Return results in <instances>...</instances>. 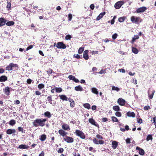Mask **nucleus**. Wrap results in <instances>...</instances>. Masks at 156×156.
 Returning <instances> with one entry per match:
<instances>
[{"label": "nucleus", "instance_id": "1", "mask_svg": "<svg viewBox=\"0 0 156 156\" xmlns=\"http://www.w3.org/2000/svg\"><path fill=\"white\" fill-rule=\"evenodd\" d=\"M47 119H37L33 122V125L36 127L40 126H43L45 125V122L47 121Z\"/></svg>", "mask_w": 156, "mask_h": 156}, {"label": "nucleus", "instance_id": "2", "mask_svg": "<svg viewBox=\"0 0 156 156\" xmlns=\"http://www.w3.org/2000/svg\"><path fill=\"white\" fill-rule=\"evenodd\" d=\"M131 20L133 23L136 24H138L142 21V20L140 17L134 16L131 17Z\"/></svg>", "mask_w": 156, "mask_h": 156}, {"label": "nucleus", "instance_id": "3", "mask_svg": "<svg viewBox=\"0 0 156 156\" xmlns=\"http://www.w3.org/2000/svg\"><path fill=\"white\" fill-rule=\"evenodd\" d=\"M75 133L76 135L79 136L82 139H84L85 138V136L84 133L83 132L79 130H76Z\"/></svg>", "mask_w": 156, "mask_h": 156}, {"label": "nucleus", "instance_id": "4", "mask_svg": "<svg viewBox=\"0 0 156 156\" xmlns=\"http://www.w3.org/2000/svg\"><path fill=\"white\" fill-rule=\"evenodd\" d=\"M124 3L123 1H119L116 2L115 5V7L116 9H119Z\"/></svg>", "mask_w": 156, "mask_h": 156}, {"label": "nucleus", "instance_id": "5", "mask_svg": "<svg viewBox=\"0 0 156 156\" xmlns=\"http://www.w3.org/2000/svg\"><path fill=\"white\" fill-rule=\"evenodd\" d=\"M56 47L58 48L65 49L66 48V45L62 42H58Z\"/></svg>", "mask_w": 156, "mask_h": 156}, {"label": "nucleus", "instance_id": "6", "mask_svg": "<svg viewBox=\"0 0 156 156\" xmlns=\"http://www.w3.org/2000/svg\"><path fill=\"white\" fill-rule=\"evenodd\" d=\"M64 140L68 143H72L73 141V138L69 136H66L64 137Z\"/></svg>", "mask_w": 156, "mask_h": 156}, {"label": "nucleus", "instance_id": "7", "mask_svg": "<svg viewBox=\"0 0 156 156\" xmlns=\"http://www.w3.org/2000/svg\"><path fill=\"white\" fill-rule=\"evenodd\" d=\"M117 102L120 105L123 106L125 104L126 101L122 98H120L118 99Z\"/></svg>", "mask_w": 156, "mask_h": 156}, {"label": "nucleus", "instance_id": "8", "mask_svg": "<svg viewBox=\"0 0 156 156\" xmlns=\"http://www.w3.org/2000/svg\"><path fill=\"white\" fill-rule=\"evenodd\" d=\"M147 10V8L145 7H142L137 9L136 12L137 13L143 12Z\"/></svg>", "mask_w": 156, "mask_h": 156}, {"label": "nucleus", "instance_id": "9", "mask_svg": "<svg viewBox=\"0 0 156 156\" xmlns=\"http://www.w3.org/2000/svg\"><path fill=\"white\" fill-rule=\"evenodd\" d=\"M89 121L92 125L96 127H99L98 124L95 121L93 118H90L89 119Z\"/></svg>", "mask_w": 156, "mask_h": 156}, {"label": "nucleus", "instance_id": "10", "mask_svg": "<svg viewBox=\"0 0 156 156\" xmlns=\"http://www.w3.org/2000/svg\"><path fill=\"white\" fill-rule=\"evenodd\" d=\"M10 88L8 87H6L3 89L4 93L6 95H8L10 94Z\"/></svg>", "mask_w": 156, "mask_h": 156}, {"label": "nucleus", "instance_id": "11", "mask_svg": "<svg viewBox=\"0 0 156 156\" xmlns=\"http://www.w3.org/2000/svg\"><path fill=\"white\" fill-rule=\"evenodd\" d=\"M88 51H89L88 50H86L83 52V57L86 60H88L89 58V56L88 55Z\"/></svg>", "mask_w": 156, "mask_h": 156}, {"label": "nucleus", "instance_id": "12", "mask_svg": "<svg viewBox=\"0 0 156 156\" xmlns=\"http://www.w3.org/2000/svg\"><path fill=\"white\" fill-rule=\"evenodd\" d=\"M136 150H139V153L140 155H143L144 154L145 152L143 149L141 148L138 147H136Z\"/></svg>", "mask_w": 156, "mask_h": 156}, {"label": "nucleus", "instance_id": "13", "mask_svg": "<svg viewBox=\"0 0 156 156\" xmlns=\"http://www.w3.org/2000/svg\"><path fill=\"white\" fill-rule=\"evenodd\" d=\"M118 143L115 141H113L112 142V147L113 149H115L118 145Z\"/></svg>", "mask_w": 156, "mask_h": 156}, {"label": "nucleus", "instance_id": "14", "mask_svg": "<svg viewBox=\"0 0 156 156\" xmlns=\"http://www.w3.org/2000/svg\"><path fill=\"white\" fill-rule=\"evenodd\" d=\"M16 132V130L14 129H9L7 130L6 133L8 134H11Z\"/></svg>", "mask_w": 156, "mask_h": 156}, {"label": "nucleus", "instance_id": "15", "mask_svg": "<svg viewBox=\"0 0 156 156\" xmlns=\"http://www.w3.org/2000/svg\"><path fill=\"white\" fill-rule=\"evenodd\" d=\"M105 14V12H104L100 13L99 16H97L96 18V20H100L101 18H102L103 16Z\"/></svg>", "mask_w": 156, "mask_h": 156}, {"label": "nucleus", "instance_id": "16", "mask_svg": "<svg viewBox=\"0 0 156 156\" xmlns=\"http://www.w3.org/2000/svg\"><path fill=\"white\" fill-rule=\"evenodd\" d=\"M58 133L60 135L62 136L63 137H64L67 134V133L66 132L62 129L59 130L58 131Z\"/></svg>", "mask_w": 156, "mask_h": 156}, {"label": "nucleus", "instance_id": "17", "mask_svg": "<svg viewBox=\"0 0 156 156\" xmlns=\"http://www.w3.org/2000/svg\"><path fill=\"white\" fill-rule=\"evenodd\" d=\"M29 146L25 144H21L19 146L18 148L23 149H27L29 148Z\"/></svg>", "mask_w": 156, "mask_h": 156}, {"label": "nucleus", "instance_id": "18", "mask_svg": "<svg viewBox=\"0 0 156 156\" xmlns=\"http://www.w3.org/2000/svg\"><path fill=\"white\" fill-rule=\"evenodd\" d=\"M62 128L65 130H69L70 128L69 126L67 124H64L62 126Z\"/></svg>", "mask_w": 156, "mask_h": 156}, {"label": "nucleus", "instance_id": "19", "mask_svg": "<svg viewBox=\"0 0 156 156\" xmlns=\"http://www.w3.org/2000/svg\"><path fill=\"white\" fill-rule=\"evenodd\" d=\"M75 90L76 91H82L83 90V89L82 87L80 86L79 85L77 86H76L75 87Z\"/></svg>", "mask_w": 156, "mask_h": 156}, {"label": "nucleus", "instance_id": "20", "mask_svg": "<svg viewBox=\"0 0 156 156\" xmlns=\"http://www.w3.org/2000/svg\"><path fill=\"white\" fill-rule=\"evenodd\" d=\"M60 98L63 101H68V99L66 96L65 95H59Z\"/></svg>", "mask_w": 156, "mask_h": 156}, {"label": "nucleus", "instance_id": "21", "mask_svg": "<svg viewBox=\"0 0 156 156\" xmlns=\"http://www.w3.org/2000/svg\"><path fill=\"white\" fill-rule=\"evenodd\" d=\"M7 80L6 76H2L0 77V82H4Z\"/></svg>", "mask_w": 156, "mask_h": 156}, {"label": "nucleus", "instance_id": "22", "mask_svg": "<svg viewBox=\"0 0 156 156\" xmlns=\"http://www.w3.org/2000/svg\"><path fill=\"white\" fill-rule=\"evenodd\" d=\"M127 115L129 117H134L135 115V113L133 112H128L127 113Z\"/></svg>", "mask_w": 156, "mask_h": 156}, {"label": "nucleus", "instance_id": "23", "mask_svg": "<svg viewBox=\"0 0 156 156\" xmlns=\"http://www.w3.org/2000/svg\"><path fill=\"white\" fill-rule=\"evenodd\" d=\"M139 38V36L137 35H135L133 37L131 43L133 44L136 39H138Z\"/></svg>", "mask_w": 156, "mask_h": 156}, {"label": "nucleus", "instance_id": "24", "mask_svg": "<svg viewBox=\"0 0 156 156\" xmlns=\"http://www.w3.org/2000/svg\"><path fill=\"white\" fill-rule=\"evenodd\" d=\"M91 90L92 92L98 95V91L97 89L95 87H93L91 88Z\"/></svg>", "mask_w": 156, "mask_h": 156}, {"label": "nucleus", "instance_id": "25", "mask_svg": "<svg viewBox=\"0 0 156 156\" xmlns=\"http://www.w3.org/2000/svg\"><path fill=\"white\" fill-rule=\"evenodd\" d=\"M68 101L70 103V105L71 107H73L74 106L75 103L74 101L71 99H68Z\"/></svg>", "mask_w": 156, "mask_h": 156}, {"label": "nucleus", "instance_id": "26", "mask_svg": "<svg viewBox=\"0 0 156 156\" xmlns=\"http://www.w3.org/2000/svg\"><path fill=\"white\" fill-rule=\"evenodd\" d=\"M40 139L41 141H44L46 138V136L45 134H42L40 136Z\"/></svg>", "mask_w": 156, "mask_h": 156}, {"label": "nucleus", "instance_id": "27", "mask_svg": "<svg viewBox=\"0 0 156 156\" xmlns=\"http://www.w3.org/2000/svg\"><path fill=\"white\" fill-rule=\"evenodd\" d=\"M112 87V90H115L117 92H118L120 90V89L114 86H111Z\"/></svg>", "mask_w": 156, "mask_h": 156}, {"label": "nucleus", "instance_id": "28", "mask_svg": "<svg viewBox=\"0 0 156 156\" xmlns=\"http://www.w3.org/2000/svg\"><path fill=\"white\" fill-rule=\"evenodd\" d=\"M132 51L135 54H137L138 53L139 51L136 48L132 47Z\"/></svg>", "mask_w": 156, "mask_h": 156}, {"label": "nucleus", "instance_id": "29", "mask_svg": "<svg viewBox=\"0 0 156 156\" xmlns=\"http://www.w3.org/2000/svg\"><path fill=\"white\" fill-rule=\"evenodd\" d=\"M113 109L115 111H118L120 110V108L118 106H114L113 107Z\"/></svg>", "mask_w": 156, "mask_h": 156}, {"label": "nucleus", "instance_id": "30", "mask_svg": "<svg viewBox=\"0 0 156 156\" xmlns=\"http://www.w3.org/2000/svg\"><path fill=\"white\" fill-rule=\"evenodd\" d=\"M83 106L85 108L88 109L90 108V105L88 103L84 104Z\"/></svg>", "mask_w": 156, "mask_h": 156}, {"label": "nucleus", "instance_id": "31", "mask_svg": "<svg viewBox=\"0 0 156 156\" xmlns=\"http://www.w3.org/2000/svg\"><path fill=\"white\" fill-rule=\"evenodd\" d=\"M14 23L13 21H11L7 22L6 23V25L8 26H12L14 25Z\"/></svg>", "mask_w": 156, "mask_h": 156}, {"label": "nucleus", "instance_id": "32", "mask_svg": "<svg viewBox=\"0 0 156 156\" xmlns=\"http://www.w3.org/2000/svg\"><path fill=\"white\" fill-rule=\"evenodd\" d=\"M125 17H121L119 18L118 20L120 22H123L124 21V20H125Z\"/></svg>", "mask_w": 156, "mask_h": 156}, {"label": "nucleus", "instance_id": "33", "mask_svg": "<svg viewBox=\"0 0 156 156\" xmlns=\"http://www.w3.org/2000/svg\"><path fill=\"white\" fill-rule=\"evenodd\" d=\"M5 24V23L3 19L1 18H0V25L3 26Z\"/></svg>", "mask_w": 156, "mask_h": 156}, {"label": "nucleus", "instance_id": "34", "mask_svg": "<svg viewBox=\"0 0 156 156\" xmlns=\"http://www.w3.org/2000/svg\"><path fill=\"white\" fill-rule=\"evenodd\" d=\"M44 115L46 116L48 118H50L51 117V114L49 112H46L44 113Z\"/></svg>", "mask_w": 156, "mask_h": 156}, {"label": "nucleus", "instance_id": "35", "mask_svg": "<svg viewBox=\"0 0 156 156\" xmlns=\"http://www.w3.org/2000/svg\"><path fill=\"white\" fill-rule=\"evenodd\" d=\"M56 91L57 93H60L62 91V89L60 87H56L55 88Z\"/></svg>", "mask_w": 156, "mask_h": 156}, {"label": "nucleus", "instance_id": "36", "mask_svg": "<svg viewBox=\"0 0 156 156\" xmlns=\"http://www.w3.org/2000/svg\"><path fill=\"white\" fill-rule=\"evenodd\" d=\"M16 123V122L14 120H11L9 122V124L11 126H13Z\"/></svg>", "mask_w": 156, "mask_h": 156}, {"label": "nucleus", "instance_id": "37", "mask_svg": "<svg viewBox=\"0 0 156 156\" xmlns=\"http://www.w3.org/2000/svg\"><path fill=\"white\" fill-rule=\"evenodd\" d=\"M152 140V136L151 135H149L147 136L146 140L147 141H148L150 140Z\"/></svg>", "mask_w": 156, "mask_h": 156}, {"label": "nucleus", "instance_id": "38", "mask_svg": "<svg viewBox=\"0 0 156 156\" xmlns=\"http://www.w3.org/2000/svg\"><path fill=\"white\" fill-rule=\"evenodd\" d=\"M84 48H82V47L80 48L78 50V53L79 54H81L82 53V52H83V51L84 50Z\"/></svg>", "mask_w": 156, "mask_h": 156}, {"label": "nucleus", "instance_id": "39", "mask_svg": "<svg viewBox=\"0 0 156 156\" xmlns=\"http://www.w3.org/2000/svg\"><path fill=\"white\" fill-rule=\"evenodd\" d=\"M44 85L42 83L39 84L38 86V87L40 89L44 88Z\"/></svg>", "mask_w": 156, "mask_h": 156}, {"label": "nucleus", "instance_id": "40", "mask_svg": "<svg viewBox=\"0 0 156 156\" xmlns=\"http://www.w3.org/2000/svg\"><path fill=\"white\" fill-rule=\"evenodd\" d=\"M112 119L113 122H118V119L114 116L112 117Z\"/></svg>", "mask_w": 156, "mask_h": 156}, {"label": "nucleus", "instance_id": "41", "mask_svg": "<svg viewBox=\"0 0 156 156\" xmlns=\"http://www.w3.org/2000/svg\"><path fill=\"white\" fill-rule=\"evenodd\" d=\"M6 69L9 71L11 70H12V68L11 67L10 65H9L6 67Z\"/></svg>", "mask_w": 156, "mask_h": 156}, {"label": "nucleus", "instance_id": "42", "mask_svg": "<svg viewBox=\"0 0 156 156\" xmlns=\"http://www.w3.org/2000/svg\"><path fill=\"white\" fill-rule=\"evenodd\" d=\"M71 37H72L70 35H67L66 36L65 39L66 40H70Z\"/></svg>", "mask_w": 156, "mask_h": 156}, {"label": "nucleus", "instance_id": "43", "mask_svg": "<svg viewBox=\"0 0 156 156\" xmlns=\"http://www.w3.org/2000/svg\"><path fill=\"white\" fill-rule=\"evenodd\" d=\"M155 93V90H153L152 93V94L151 95H149V97L150 99H151L153 98V95Z\"/></svg>", "mask_w": 156, "mask_h": 156}, {"label": "nucleus", "instance_id": "44", "mask_svg": "<svg viewBox=\"0 0 156 156\" xmlns=\"http://www.w3.org/2000/svg\"><path fill=\"white\" fill-rule=\"evenodd\" d=\"M115 115L117 117H121L122 115V114L120 112H118V111L116 112L115 113Z\"/></svg>", "mask_w": 156, "mask_h": 156}, {"label": "nucleus", "instance_id": "45", "mask_svg": "<svg viewBox=\"0 0 156 156\" xmlns=\"http://www.w3.org/2000/svg\"><path fill=\"white\" fill-rule=\"evenodd\" d=\"M9 65L12 68L14 67H17L18 66V65L17 64H14L12 63H10L9 64Z\"/></svg>", "mask_w": 156, "mask_h": 156}, {"label": "nucleus", "instance_id": "46", "mask_svg": "<svg viewBox=\"0 0 156 156\" xmlns=\"http://www.w3.org/2000/svg\"><path fill=\"white\" fill-rule=\"evenodd\" d=\"M47 99L48 101L51 104H52V99L51 97L50 96H49L48 97Z\"/></svg>", "mask_w": 156, "mask_h": 156}, {"label": "nucleus", "instance_id": "47", "mask_svg": "<svg viewBox=\"0 0 156 156\" xmlns=\"http://www.w3.org/2000/svg\"><path fill=\"white\" fill-rule=\"evenodd\" d=\"M68 78L70 80H72L73 81L75 79V77L72 75H70L69 76Z\"/></svg>", "mask_w": 156, "mask_h": 156}, {"label": "nucleus", "instance_id": "48", "mask_svg": "<svg viewBox=\"0 0 156 156\" xmlns=\"http://www.w3.org/2000/svg\"><path fill=\"white\" fill-rule=\"evenodd\" d=\"M117 34L116 33H115L112 35V37L113 38V39L115 40L117 38Z\"/></svg>", "mask_w": 156, "mask_h": 156}, {"label": "nucleus", "instance_id": "49", "mask_svg": "<svg viewBox=\"0 0 156 156\" xmlns=\"http://www.w3.org/2000/svg\"><path fill=\"white\" fill-rule=\"evenodd\" d=\"M150 109V107L149 105L145 106L144 107V110H146V111L147 110Z\"/></svg>", "mask_w": 156, "mask_h": 156}, {"label": "nucleus", "instance_id": "50", "mask_svg": "<svg viewBox=\"0 0 156 156\" xmlns=\"http://www.w3.org/2000/svg\"><path fill=\"white\" fill-rule=\"evenodd\" d=\"M68 20L69 21H71L72 20V14H69L68 15Z\"/></svg>", "mask_w": 156, "mask_h": 156}, {"label": "nucleus", "instance_id": "51", "mask_svg": "<svg viewBox=\"0 0 156 156\" xmlns=\"http://www.w3.org/2000/svg\"><path fill=\"white\" fill-rule=\"evenodd\" d=\"M118 71H119V72H121L122 73H125V71L124 69H119L118 70Z\"/></svg>", "mask_w": 156, "mask_h": 156}, {"label": "nucleus", "instance_id": "52", "mask_svg": "<svg viewBox=\"0 0 156 156\" xmlns=\"http://www.w3.org/2000/svg\"><path fill=\"white\" fill-rule=\"evenodd\" d=\"M96 137L98 139H103V137L99 134L97 135L96 136Z\"/></svg>", "mask_w": 156, "mask_h": 156}, {"label": "nucleus", "instance_id": "53", "mask_svg": "<svg viewBox=\"0 0 156 156\" xmlns=\"http://www.w3.org/2000/svg\"><path fill=\"white\" fill-rule=\"evenodd\" d=\"M18 130L19 131H21L22 132V133H23V128H22L21 127H18Z\"/></svg>", "mask_w": 156, "mask_h": 156}, {"label": "nucleus", "instance_id": "54", "mask_svg": "<svg viewBox=\"0 0 156 156\" xmlns=\"http://www.w3.org/2000/svg\"><path fill=\"white\" fill-rule=\"evenodd\" d=\"M137 122L139 123H140V124H141L142 123V119H137Z\"/></svg>", "mask_w": 156, "mask_h": 156}, {"label": "nucleus", "instance_id": "55", "mask_svg": "<svg viewBox=\"0 0 156 156\" xmlns=\"http://www.w3.org/2000/svg\"><path fill=\"white\" fill-rule=\"evenodd\" d=\"M93 142L95 144H98V141L97 140L96 138H94L93 140Z\"/></svg>", "mask_w": 156, "mask_h": 156}, {"label": "nucleus", "instance_id": "56", "mask_svg": "<svg viewBox=\"0 0 156 156\" xmlns=\"http://www.w3.org/2000/svg\"><path fill=\"white\" fill-rule=\"evenodd\" d=\"M7 7L9 9H10V8H11V3H10V2L9 3L8 2Z\"/></svg>", "mask_w": 156, "mask_h": 156}, {"label": "nucleus", "instance_id": "57", "mask_svg": "<svg viewBox=\"0 0 156 156\" xmlns=\"http://www.w3.org/2000/svg\"><path fill=\"white\" fill-rule=\"evenodd\" d=\"M104 141H103L102 140H100L98 142V144H104Z\"/></svg>", "mask_w": 156, "mask_h": 156}, {"label": "nucleus", "instance_id": "58", "mask_svg": "<svg viewBox=\"0 0 156 156\" xmlns=\"http://www.w3.org/2000/svg\"><path fill=\"white\" fill-rule=\"evenodd\" d=\"M52 70L51 69H49L47 71V73L48 74H51L52 73Z\"/></svg>", "mask_w": 156, "mask_h": 156}, {"label": "nucleus", "instance_id": "59", "mask_svg": "<svg viewBox=\"0 0 156 156\" xmlns=\"http://www.w3.org/2000/svg\"><path fill=\"white\" fill-rule=\"evenodd\" d=\"M63 151V149L62 148H61L58 150V152L59 153H62Z\"/></svg>", "mask_w": 156, "mask_h": 156}, {"label": "nucleus", "instance_id": "60", "mask_svg": "<svg viewBox=\"0 0 156 156\" xmlns=\"http://www.w3.org/2000/svg\"><path fill=\"white\" fill-rule=\"evenodd\" d=\"M153 123L154 124H156V116L153 118Z\"/></svg>", "mask_w": 156, "mask_h": 156}, {"label": "nucleus", "instance_id": "61", "mask_svg": "<svg viewBox=\"0 0 156 156\" xmlns=\"http://www.w3.org/2000/svg\"><path fill=\"white\" fill-rule=\"evenodd\" d=\"M98 52L97 51H93L92 52V55H94L95 54H98Z\"/></svg>", "mask_w": 156, "mask_h": 156}, {"label": "nucleus", "instance_id": "62", "mask_svg": "<svg viewBox=\"0 0 156 156\" xmlns=\"http://www.w3.org/2000/svg\"><path fill=\"white\" fill-rule=\"evenodd\" d=\"M33 47V45H30L26 49L27 50H28L30 49H31Z\"/></svg>", "mask_w": 156, "mask_h": 156}, {"label": "nucleus", "instance_id": "63", "mask_svg": "<svg viewBox=\"0 0 156 156\" xmlns=\"http://www.w3.org/2000/svg\"><path fill=\"white\" fill-rule=\"evenodd\" d=\"M126 142L127 144L130 143V138H127L126 140Z\"/></svg>", "mask_w": 156, "mask_h": 156}, {"label": "nucleus", "instance_id": "64", "mask_svg": "<svg viewBox=\"0 0 156 156\" xmlns=\"http://www.w3.org/2000/svg\"><path fill=\"white\" fill-rule=\"evenodd\" d=\"M90 8L92 10H93L94 8V4H92L90 6Z\"/></svg>", "mask_w": 156, "mask_h": 156}]
</instances>
